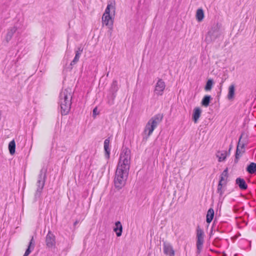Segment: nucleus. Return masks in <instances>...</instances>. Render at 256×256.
I'll return each instance as SVG.
<instances>
[{
	"label": "nucleus",
	"instance_id": "nucleus-1",
	"mask_svg": "<svg viewBox=\"0 0 256 256\" xmlns=\"http://www.w3.org/2000/svg\"><path fill=\"white\" fill-rule=\"evenodd\" d=\"M72 94L70 90L65 89L60 94V112L62 116L67 115L72 106Z\"/></svg>",
	"mask_w": 256,
	"mask_h": 256
},
{
	"label": "nucleus",
	"instance_id": "nucleus-2",
	"mask_svg": "<svg viewBox=\"0 0 256 256\" xmlns=\"http://www.w3.org/2000/svg\"><path fill=\"white\" fill-rule=\"evenodd\" d=\"M129 170L130 168L121 167L120 166H117L114 179L116 188L120 190L125 186L128 178Z\"/></svg>",
	"mask_w": 256,
	"mask_h": 256
},
{
	"label": "nucleus",
	"instance_id": "nucleus-3",
	"mask_svg": "<svg viewBox=\"0 0 256 256\" xmlns=\"http://www.w3.org/2000/svg\"><path fill=\"white\" fill-rule=\"evenodd\" d=\"M46 172L47 168H42L40 172L38 180L36 182L37 188L34 194V201H37L41 196L46 179Z\"/></svg>",
	"mask_w": 256,
	"mask_h": 256
},
{
	"label": "nucleus",
	"instance_id": "nucleus-4",
	"mask_svg": "<svg viewBox=\"0 0 256 256\" xmlns=\"http://www.w3.org/2000/svg\"><path fill=\"white\" fill-rule=\"evenodd\" d=\"M222 34L221 30V24L216 23L214 24L206 36L205 41L207 44H210L218 38Z\"/></svg>",
	"mask_w": 256,
	"mask_h": 256
},
{
	"label": "nucleus",
	"instance_id": "nucleus-5",
	"mask_svg": "<svg viewBox=\"0 0 256 256\" xmlns=\"http://www.w3.org/2000/svg\"><path fill=\"white\" fill-rule=\"evenodd\" d=\"M163 118L162 114H157L152 117L148 122L144 128V132L148 130V136H149L153 132L154 128L162 122Z\"/></svg>",
	"mask_w": 256,
	"mask_h": 256
},
{
	"label": "nucleus",
	"instance_id": "nucleus-6",
	"mask_svg": "<svg viewBox=\"0 0 256 256\" xmlns=\"http://www.w3.org/2000/svg\"><path fill=\"white\" fill-rule=\"evenodd\" d=\"M130 150L128 148H123L118 166L130 168Z\"/></svg>",
	"mask_w": 256,
	"mask_h": 256
},
{
	"label": "nucleus",
	"instance_id": "nucleus-7",
	"mask_svg": "<svg viewBox=\"0 0 256 256\" xmlns=\"http://www.w3.org/2000/svg\"><path fill=\"white\" fill-rule=\"evenodd\" d=\"M204 243V232L200 226H198L196 228V252L197 254H200L202 248Z\"/></svg>",
	"mask_w": 256,
	"mask_h": 256
},
{
	"label": "nucleus",
	"instance_id": "nucleus-8",
	"mask_svg": "<svg viewBox=\"0 0 256 256\" xmlns=\"http://www.w3.org/2000/svg\"><path fill=\"white\" fill-rule=\"evenodd\" d=\"M166 88L165 82L161 78H159L156 84L154 93L158 96H162Z\"/></svg>",
	"mask_w": 256,
	"mask_h": 256
},
{
	"label": "nucleus",
	"instance_id": "nucleus-9",
	"mask_svg": "<svg viewBox=\"0 0 256 256\" xmlns=\"http://www.w3.org/2000/svg\"><path fill=\"white\" fill-rule=\"evenodd\" d=\"M46 243L47 247L52 248L56 246V237L50 230L48 233L46 238Z\"/></svg>",
	"mask_w": 256,
	"mask_h": 256
},
{
	"label": "nucleus",
	"instance_id": "nucleus-10",
	"mask_svg": "<svg viewBox=\"0 0 256 256\" xmlns=\"http://www.w3.org/2000/svg\"><path fill=\"white\" fill-rule=\"evenodd\" d=\"M102 22L109 28H112L113 25V20L111 15L103 14L102 16Z\"/></svg>",
	"mask_w": 256,
	"mask_h": 256
},
{
	"label": "nucleus",
	"instance_id": "nucleus-11",
	"mask_svg": "<svg viewBox=\"0 0 256 256\" xmlns=\"http://www.w3.org/2000/svg\"><path fill=\"white\" fill-rule=\"evenodd\" d=\"M164 252L165 254L170 256H174V251L172 246L170 244L166 243V242H164Z\"/></svg>",
	"mask_w": 256,
	"mask_h": 256
},
{
	"label": "nucleus",
	"instance_id": "nucleus-12",
	"mask_svg": "<svg viewBox=\"0 0 256 256\" xmlns=\"http://www.w3.org/2000/svg\"><path fill=\"white\" fill-rule=\"evenodd\" d=\"M244 135V134L242 133L239 138L238 142V146L236 147V154H235V158H234V164H236L238 162L240 158L242 156L241 152H240V139H242V138Z\"/></svg>",
	"mask_w": 256,
	"mask_h": 256
},
{
	"label": "nucleus",
	"instance_id": "nucleus-13",
	"mask_svg": "<svg viewBox=\"0 0 256 256\" xmlns=\"http://www.w3.org/2000/svg\"><path fill=\"white\" fill-rule=\"evenodd\" d=\"M202 114V110L199 107H196L194 109L192 115V120L194 123H196Z\"/></svg>",
	"mask_w": 256,
	"mask_h": 256
},
{
	"label": "nucleus",
	"instance_id": "nucleus-14",
	"mask_svg": "<svg viewBox=\"0 0 256 256\" xmlns=\"http://www.w3.org/2000/svg\"><path fill=\"white\" fill-rule=\"evenodd\" d=\"M110 138L106 139L104 141V156L107 160H108L110 157Z\"/></svg>",
	"mask_w": 256,
	"mask_h": 256
},
{
	"label": "nucleus",
	"instance_id": "nucleus-15",
	"mask_svg": "<svg viewBox=\"0 0 256 256\" xmlns=\"http://www.w3.org/2000/svg\"><path fill=\"white\" fill-rule=\"evenodd\" d=\"M236 184H237L241 190H246L248 188V185L245 180L241 178H238L236 180Z\"/></svg>",
	"mask_w": 256,
	"mask_h": 256
},
{
	"label": "nucleus",
	"instance_id": "nucleus-16",
	"mask_svg": "<svg viewBox=\"0 0 256 256\" xmlns=\"http://www.w3.org/2000/svg\"><path fill=\"white\" fill-rule=\"evenodd\" d=\"M114 231L116 232L118 237H120L122 236V226L120 221H117L115 222V227L114 228Z\"/></svg>",
	"mask_w": 256,
	"mask_h": 256
},
{
	"label": "nucleus",
	"instance_id": "nucleus-17",
	"mask_svg": "<svg viewBox=\"0 0 256 256\" xmlns=\"http://www.w3.org/2000/svg\"><path fill=\"white\" fill-rule=\"evenodd\" d=\"M35 243L34 240V236L32 237L30 242H29L28 248L26 249L24 254L23 256H28L32 251L34 249Z\"/></svg>",
	"mask_w": 256,
	"mask_h": 256
},
{
	"label": "nucleus",
	"instance_id": "nucleus-18",
	"mask_svg": "<svg viewBox=\"0 0 256 256\" xmlns=\"http://www.w3.org/2000/svg\"><path fill=\"white\" fill-rule=\"evenodd\" d=\"M110 10H112V12L114 13V15L115 11H116L115 2H110V3L108 4L106 8V9L105 10V12L103 14L110 15Z\"/></svg>",
	"mask_w": 256,
	"mask_h": 256
},
{
	"label": "nucleus",
	"instance_id": "nucleus-19",
	"mask_svg": "<svg viewBox=\"0 0 256 256\" xmlns=\"http://www.w3.org/2000/svg\"><path fill=\"white\" fill-rule=\"evenodd\" d=\"M16 30L17 28L14 26L8 30L6 36V40L7 42H8L9 41L12 39L14 34L16 32Z\"/></svg>",
	"mask_w": 256,
	"mask_h": 256
},
{
	"label": "nucleus",
	"instance_id": "nucleus-20",
	"mask_svg": "<svg viewBox=\"0 0 256 256\" xmlns=\"http://www.w3.org/2000/svg\"><path fill=\"white\" fill-rule=\"evenodd\" d=\"M235 94V86L234 84H231L228 88V92L227 96L228 100H232L234 98Z\"/></svg>",
	"mask_w": 256,
	"mask_h": 256
},
{
	"label": "nucleus",
	"instance_id": "nucleus-21",
	"mask_svg": "<svg viewBox=\"0 0 256 256\" xmlns=\"http://www.w3.org/2000/svg\"><path fill=\"white\" fill-rule=\"evenodd\" d=\"M227 156V151H218L216 154V156L218 158L219 162L225 160Z\"/></svg>",
	"mask_w": 256,
	"mask_h": 256
},
{
	"label": "nucleus",
	"instance_id": "nucleus-22",
	"mask_svg": "<svg viewBox=\"0 0 256 256\" xmlns=\"http://www.w3.org/2000/svg\"><path fill=\"white\" fill-rule=\"evenodd\" d=\"M212 98L210 95H206L202 99L201 104L202 106L207 107L210 105Z\"/></svg>",
	"mask_w": 256,
	"mask_h": 256
},
{
	"label": "nucleus",
	"instance_id": "nucleus-23",
	"mask_svg": "<svg viewBox=\"0 0 256 256\" xmlns=\"http://www.w3.org/2000/svg\"><path fill=\"white\" fill-rule=\"evenodd\" d=\"M214 216V210L213 208H210L208 209L206 214V222L210 224L212 222Z\"/></svg>",
	"mask_w": 256,
	"mask_h": 256
},
{
	"label": "nucleus",
	"instance_id": "nucleus-24",
	"mask_svg": "<svg viewBox=\"0 0 256 256\" xmlns=\"http://www.w3.org/2000/svg\"><path fill=\"white\" fill-rule=\"evenodd\" d=\"M118 82L116 80H114L110 88V92L116 94V92H118Z\"/></svg>",
	"mask_w": 256,
	"mask_h": 256
},
{
	"label": "nucleus",
	"instance_id": "nucleus-25",
	"mask_svg": "<svg viewBox=\"0 0 256 256\" xmlns=\"http://www.w3.org/2000/svg\"><path fill=\"white\" fill-rule=\"evenodd\" d=\"M204 11L202 8H198L196 12V18L198 22H202L204 18Z\"/></svg>",
	"mask_w": 256,
	"mask_h": 256
},
{
	"label": "nucleus",
	"instance_id": "nucleus-26",
	"mask_svg": "<svg viewBox=\"0 0 256 256\" xmlns=\"http://www.w3.org/2000/svg\"><path fill=\"white\" fill-rule=\"evenodd\" d=\"M246 171L250 174H254L256 172V163L251 162L246 168Z\"/></svg>",
	"mask_w": 256,
	"mask_h": 256
},
{
	"label": "nucleus",
	"instance_id": "nucleus-27",
	"mask_svg": "<svg viewBox=\"0 0 256 256\" xmlns=\"http://www.w3.org/2000/svg\"><path fill=\"white\" fill-rule=\"evenodd\" d=\"M8 150L11 155H13L15 153L16 143L14 140L10 141L8 144Z\"/></svg>",
	"mask_w": 256,
	"mask_h": 256
},
{
	"label": "nucleus",
	"instance_id": "nucleus-28",
	"mask_svg": "<svg viewBox=\"0 0 256 256\" xmlns=\"http://www.w3.org/2000/svg\"><path fill=\"white\" fill-rule=\"evenodd\" d=\"M214 84V80L212 79H208L206 82V84L204 86V90L206 91H210L212 90L213 84Z\"/></svg>",
	"mask_w": 256,
	"mask_h": 256
},
{
	"label": "nucleus",
	"instance_id": "nucleus-29",
	"mask_svg": "<svg viewBox=\"0 0 256 256\" xmlns=\"http://www.w3.org/2000/svg\"><path fill=\"white\" fill-rule=\"evenodd\" d=\"M116 97V94L110 93L108 94V103L109 105L111 106L114 104V100Z\"/></svg>",
	"mask_w": 256,
	"mask_h": 256
},
{
	"label": "nucleus",
	"instance_id": "nucleus-30",
	"mask_svg": "<svg viewBox=\"0 0 256 256\" xmlns=\"http://www.w3.org/2000/svg\"><path fill=\"white\" fill-rule=\"evenodd\" d=\"M224 186V184H218L217 192L220 194V196H222L224 192V190L222 187Z\"/></svg>",
	"mask_w": 256,
	"mask_h": 256
},
{
	"label": "nucleus",
	"instance_id": "nucleus-31",
	"mask_svg": "<svg viewBox=\"0 0 256 256\" xmlns=\"http://www.w3.org/2000/svg\"><path fill=\"white\" fill-rule=\"evenodd\" d=\"M224 178L225 177H224V176H220V180H219V182L218 183V184H224V186H226V185L227 184V179L226 178V180H225Z\"/></svg>",
	"mask_w": 256,
	"mask_h": 256
},
{
	"label": "nucleus",
	"instance_id": "nucleus-32",
	"mask_svg": "<svg viewBox=\"0 0 256 256\" xmlns=\"http://www.w3.org/2000/svg\"><path fill=\"white\" fill-rule=\"evenodd\" d=\"M246 145V144L244 142H242V143H241V140L240 141V148L241 149V154H242V153H244L245 152V150H244V148H245V146Z\"/></svg>",
	"mask_w": 256,
	"mask_h": 256
},
{
	"label": "nucleus",
	"instance_id": "nucleus-33",
	"mask_svg": "<svg viewBox=\"0 0 256 256\" xmlns=\"http://www.w3.org/2000/svg\"><path fill=\"white\" fill-rule=\"evenodd\" d=\"M221 176L226 177V178L228 177V168H226L221 174Z\"/></svg>",
	"mask_w": 256,
	"mask_h": 256
},
{
	"label": "nucleus",
	"instance_id": "nucleus-34",
	"mask_svg": "<svg viewBox=\"0 0 256 256\" xmlns=\"http://www.w3.org/2000/svg\"><path fill=\"white\" fill-rule=\"evenodd\" d=\"M78 61V59H76V58H74V60L71 62L70 64V70H72V66L74 65L75 64H76Z\"/></svg>",
	"mask_w": 256,
	"mask_h": 256
},
{
	"label": "nucleus",
	"instance_id": "nucleus-35",
	"mask_svg": "<svg viewBox=\"0 0 256 256\" xmlns=\"http://www.w3.org/2000/svg\"><path fill=\"white\" fill-rule=\"evenodd\" d=\"M83 50V48L82 46H80L78 48V50L76 52L80 53V54H82Z\"/></svg>",
	"mask_w": 256,
	"mask_h": 256
},
{
	"label": "nucleus",
	"instance_id": "nucleus-36",
	"mask_svg": "<svg viewBox=\"0 0 256 256\" xmlns=\"http://www.w3.org/2000/svg\"><path fill=\"white\" fill-rule=\"evenodd\" d=\"M98 113L97 112V108H95L92 111V116H96V115H97Z\"/></svg>",
	"mask_w": 256,
	"mask_h": 256
},
{
	"label": "nucleus",
	"instance_id": "nucleus-37",
	"mask_svg": "<svg viewBox=\"0 0 256 256\" xmlns=\"http://www.w3.org/2000/svg\"><path fill=\"white\" fill-rule=\"evenodd\" d=\"M232 148V145L231 144L230 145V148H229L228 151L227 152L228 156H230V150H231Z\"/></svg>",
	"mask_w": 256,
	"mask_h": 256
},
{
	"label": "nucleus",
	"instance_id": "nucleus-38",
	"mask_svg": "<svg viewBox=\"0 0 256 256\" xmlns=\"http://www.w3.org/2000/svg\"><path fill=\"white\" fill-rule=\"evenodd\" d=\"M80 56V53L76 52V56H75L74 58L79 60Z\"/></svg>",
	"mask_w": 256,
	"mask_h": 256
},
{
	"label": "nucleus",
	"instance_id": "nucleus-39",
	"mask_svg": "<svg viewBox=\"0 0 256 256\" xmlns=\"http://www.w3.org/2000/svg\"><path fill=\"white\" fill-rule=\"evenodd\" d=\"M79 222V221L76 220L74 223V226H75Z\"/></svg>",
	"mask_w": 256,
	"mask_h": 256
},
{
	"label": "nucleus",
	"instance_id": "nucleus-40",
	"mask_svg": "<svg viewBox=\"0 0 256 256\" xmlns=\"http://www.w3.org/2000/svg\"><path fill=\"white\" fill-rule=\"evenodd\" d=\"M108 74H109V72H108L107 73V74H106V76H108Z\"/></svg>",
	"mask_w": 256,
	"mask_h": 256
},
{
	"label": "nucleus",
	"instance_id": "nucleus-41",
	"mask_svg": "<svg viewBox=\"0 0 256 256\" xmlns=\"http://www.w3.org/2000/svg\"><path fill=\"white\" fill-rule=\"evenodd\" d=\"M234 256H237V254H234Z\"/></svg>",
	"mask_w": 256,
	"mask_h": 256
}]
</instances>
